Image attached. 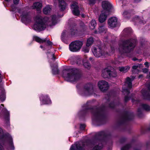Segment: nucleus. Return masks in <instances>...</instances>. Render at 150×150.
I'll list each match as a JSON object with an SVG mask.
<instances>
[{
  "instance_id": "a19ab883",
  "label": "nucleus",
  "mask_w": 150,
  "mask_h": 150,
  "mask_svg": "<svg viewBox=\"0 0 150 150\" xmlns=\"http://www.w3.org/2000/svg\"><path fill=\"white\" fill-rule=\"evenodd\" d=\"M89 47L86 46V47H83L82 48V51L84 52L85 53L88 52L89 50Z\"/></svg>"
},
{
  "instance_id": "9b49d317",
  "label": "nucleus",
  "mask_w": 150,
  "mask_h": 150,
  "mask_svg": "<svg viewBox=\"0 0 150 150\" xmlns=\"http://www.w3.org/2000/svg\"><path fill=\"white\" fill-rule=\"evenodd\" d=\"M132 80L129 77H127L126 78V81L125 83V85L127 86V88H126L124 87H123L122 89V92L124 94H126L128 95L130 93L129 90L127 89V88H132Z\"/></svg>"
},
{
  "instance_id": "69168bd1",
  "label": "nucleus",
  "mask_w": 150,
  "mask_h": 150,
  "mask_svg": "<svg viewBox=\"0 0 150 150\" xmlns=\"http://www.w3.org/2000/svg\"><path fill=\"white\" fill-rule=\"evenodd\" d=\"M101 72H102L101 76L102 77H103V69H102Z\"/></svg>"
},
{
  "instance_id": "f8f14e48",
  "label": "nucleus",
  "mask_w": 150,
  "mask_h": 150,
  "mask_svg": "<svg viewBox=\"0 0 150 150\" xmlns=\"http://www.w3.org/2000/svg\"><path fill=\"white\" fill-rule=\"evenodd\" d=\"M33 39L36 42L40 43L46 42V45L47 46H50L51 47V48L53 45V43L50 41L49 39H47V38L41 39L37 36H34L33 37Z\"/></svg>"
},
{
  "instance_id": "6ab92c4d",
  "label": "nucleus",
  "mask_w": 150,
  "mask_h": 150,
  "mask_svg": "<svg viewBox=\"0 0 150 150\" xmlns=\"http://www.w3.org/2000/svg\"><path fill=\"white\" fill-rule=\"evenodd\" d=\"M3 112L4 115V119L6 121L7 125H10V112L6 109L3 110Z\"/></svg>"
},
{
  "instance_id": "c756f323",
  "label": "nucleus",
  "mask_w": 150,
  "mask_h": 150,
  "mask_svg": "<svg viewBox=\"0 0 150 150\" xmlns=\"http://www.w3.org/2000/svg\"><path fill=\"white\" fill-rule=\"evenodd\" d=\"M98 86L100 91L103 92V80L99 81L98 83Z\"/></svg>"
},
{
  "instance_id": "e2e57ef3",
  "label": "nucleus",
  "mask_w": 150,
  "mask_h": 150,
  "mask_svg": "<svg viewBox=\"0 0 150 150\" xmlns=\"http://www.w3.org/2000/svg\"><path fill=\"white\" fill-rule=\"evenodd\" d=\"M138 112L139 113V114L141 113L142 112V111L141 109L140 108H139L138 110Z\"/></svg>"
},
{
  "instance_id": "2f4dec72",
  "label": "nucleus",
  "mask_w": 150,
  "mask_h": 150,
  "mask_svg": "<svg viewBox=\"0 0 150 150\" xmlns=\"http://www.w3.org/2000/svg\"><path fill=\"white\" fill-rule=\"evenodd\" d=\"M83 65L84 67L88 69H89L91 67V64L88 61H87L85 62H83Z\"/></svg>"
},
{
  "instance_id": "58836bf2",
  "label": "nucleus",
  "mask_w": 150,
  "mask_h": 150,
  "mask_svg": "<svg viewBox=\"0 0 150 150\" xmlns=\"http://www.w3.org/2000/svg\"><path fill=\"white\" fill-rule=\"evenodd\" d=\"M51 20L52 24L55 25V23H57V21L56 15H53L52 16Z\"/></svg>"
},
{
  "instance_id": "6e6552de",
  "label": "nucleus",
  "mask_w": 150,
  "mask_h": 150,
  "mask_svg": "<svg viewBox=\"0 0 150 150\" xmlns=\"http://www.w3.org/2000/svg\"><path fill=\"white\" fill-rule=\"evenodd\" d=\"M113 8L112 5L108 1H104V21L106 20L107 16L112 11Z\"/></svg>"
},
{
  "instance_id": "c85d7f7f",
  "label": "nucleus",
  "mask_w": 150,
  "mask_h": 150,
  "mask_svg": "<svg viewBox=\"0 0 150 150\" xmlns=\"http://www.w3.org/2000/svg\"><path fill=\"white\" fill-rule=\"evenodd\" d=\"M119 70L120 71L125 73L127 72L129 69L130 67L129 66H127L125 67H119Z\"/></svg>"
},
{
  "instance_id": "4be33fe9",
  "label": "nucleus",
  "mask_w": 150,
  "mask_h": 150,
  "mask_svg": "<svg viewBox=\"0 0 150 150\" xmlns=\"http://www.w3.org/2000/svg\"><path fill=\"white\" fill-rule=\"evenodd\" d=\"M42 6V3L39 2L34 3L33 4V8L36 9L38 11H39L41 10Z\"/></svg>"
},
{
  "instance_id": "774afa93",
  "label": "nucleus",
  "mask_w": 150,
  "mask_h": 150,
  "mask_svg": "<svg viewBox=\"0 0 150 150\" xmlns=\"http://www.w3.org/2000/svg\"><path fill=\"white\" fill-rule=\"evenodd\" d=\"M132 60L133 61H136L137 60H138V59H137L136 58H133L132 59Z\"/></svg>"
},
{
  "instance_id": "3c124183",
  "label": "nucleus",
  "mask_w": 150,
  "mask_h": 150,
  "mask_svg": "<svg viewBox=\"0 0 150 150\" xmlns=\"http://www.w3.org/2000/svg\"><path fill=\"white\" fill-rule=\"evenodd\" d=\"M76 62L78 65H79L81 64V61L80 59H77L76 60Z\"/></svg>"
},
{
  "instance_id": "cd10ccee",
  "label": "nucleus",
  "mask_w": 150,
  "mask_h": 150,
  "mask_svg": "<svg viewBox=\"0 0 150 150\" xmlns=\"http://www.w3.org/2000/svg\"><path fill=\"white\" fill-rule=\"evenodd\" d=\"M51 10V8L49 6H47L43 10V12L45 14H47L49 13Z\"/></svg>"
},
{
  "instance_id": "49530a36",
  "label": "nucleus",
  "mask_w": 150,
  "mask_h": 150,
  "mask_svg": "<svg viewBox=\"0 0 150 150\" xmlns=\"http://www.w3.org/2000/svg\"><path fill=\"white\" fill-rule=\"evenodd\" d=\"M86 125L84 124H81L80 125V128L81 130H84L85 129Z\"/></svg>"
},
{
  "instance_id": "7c9ffc66",
  "label": "nucleus",
  "mask_w": 150,
  "mask_h": 150,
  "mask_svg": "<svg viewBox=\"0 0 150 150\" xmlns=\"http://www.w3.org/2000/svg\"><path fill=\"white\" fill-rule=\"evenodd\" d=\"M98 30H95L94 33L95 34L101 33L103 32V25H99L98 28Z\"/></svg>"
},
{
  "instance_id": "c9c22d12",
  "label": "nucleus",
  "mask_w": 150,
  "mask_h": 150,
  "mask_svg": "<svg viewBox=\"0 0 150 150\" xmlns=\"http://www.w3.org/2000/svg\"><path fill=\"white\" fill-rule=\"evenodd\" d=\"M96 24V22L95 20H92L91 23V28L92 29H94Z\"/></svg>"
},
{
  "instance_id": "ddd939ff",
  "label": "nucleus",
  "mask_w": 150,
  "mask_h": 150,
  "mask_svg": "<svg viewBox=\"0 0 150 150\" xmlns=\"http://www.w3.org/2000/svg\"><path fill=\"white\" fill-rule=\"evenodd\" d=\"M71 7L73 14L75 16H79L80 14V11L78 3L76 2L73 3L71 5Z\"/></svg>"
},
{
  "instance_id": "c03bdc74",
  "label": "nucleus",
  "mask_w": 150,
  "mask_h": 150,
  "mask_svg": "<svg viewBox=\"0 0 150 150\" xmlns=\"http://www.w3.org/2000/svg\"><path fill=\"white\" fill-rule=\"evenodd\" d=\"M96 3V0H88V3L90 5H94Z\"/></svg>"
},
{
  "instance_id": "338daca9",
  "label": "nucleus",
  "mask_w": 150,
  "mask_h": 150,
  "mask_svg": "<svg viewBox=\"0 0 150 150\" xmlns=\"http://www.w3.org/2000/svg\"><path fill=\"white\" fill-rule=\"evenodd\" d=\"M81 17L83 18H84L85 17V15L83 14H81Z\"/></svg>"
},
{
  "instance_id": "423d86ee",
  "label": "nucleus",
  "mask_w": 150,
  "mask_h": 150,
  "mask_svg": "<svg viewBox=\"0 0 150 150\" xmlns=\"http://www.w3.org/2000/svg\"><path fill=\"white\" fill-rule=\"evenodd\" d=\"M2 129L0 128V139L3 140L4 141H7L10 149L11 150H14L15 147L11 136L7 132L2 134Z\"/></svg>"
},
{
  "instance_id": "20e7f679",
  "label": "nucleus",
  "mask_w": 150,
  "mask_h": 150,
  "mask_svg": "<svg viewBox=\"0 0 150 150\" xmlns=\"http://www.w3.org/2000/svg\"><path fill=\"white\" fill-rule=\"evenodd\" d=\"M137 40L135 39H130L121 42L119 44V50L121 54L130 52L135 47Z\"/></svg>"
},
{
  "instance_id": "de8ad7c7",
  "label": "nucleus",
  "mask_w": 150,
  "mask_h": 150,
  "mask_svg": "<svg viewBox=\"0 0 150 150\" xmlns=\"http://www.w3.org/2000/svg\"><path fill=\"white\" fill-rule=\"evenodd\" d=\"M115 106V104L113 102L111 103L109 105V107L111 108H114Z\"/></svg>"
},
{
  "instance_id": "f03ea898",
  "label": "nucleus",
  "mask_w": 150,
  "mask_h": 150,
  "mask_svg": "<svg viewBox=\"0 0 150 150\" xmlns=\"http://www.w3.org/2000/svg\"><path fill=\"white\" fill-rule=\"evenodd\" d=\"M89 102L83 105L82 109L79 112L78 115L80 117L84 118L91 110L92 115V120L93 122L96 126H100L103 125V104L102 103L99 106H95L93 107L88 106Z\"/></svg>"
},
{
  "instance_id": "37998d69",
  "label": "nucleus",
  "mask_w": 150,
  "mask_h": 150,
  "mask_svg": "<svg viewBox=\"0 0 150 150\" xmlns=\"http://www.w3.org/2000/svg\"><path fill=\"white\" fill-rule=\"evenodd\" d=\"M111 50L109 51V52L107 53V54L110 55L112 54L114 52L115 48L113 47H111Z\"/></svg>"
},
{
  "instance_id": "f257e3e1",
  "label": "nucleus",
  "mask_w": 150,
  "mask_h": 150,
  "mask_svg": "<svg viewBox=\"0 0 150 150\" xmlns=\"http://www.w3.org/2000/svg\"><path fill=\"white\" fill-rule=\"evenodd\" d=\"M91 139L85 142H77L72 144L69 150H85L86 147H89L92 145L91 150H102L103 148V130L95 133Z\"/></svg>"
},
{
  "instance_id": "f3484780",
  "label": "nucleus",
  "mask_w": 150,
  "mask_h": 150,
  "mask_svg": "<svg viewBox=\"0 0 150 150\" xmlns=\"http://www.w3.org/2000/svg\"><path fill=\"white\" fill-rule=\"evenodd\" d=\"M117 19L115 17H112L108 20V23L109 26L111 27H114L116 26Z\"/></svg>"
},
{
  "instance_id": "603ef678",
  "label": "nucleus",
  "mask_w": 150,
  "mask_h": 150,
  "mask_svg": "<svg viewBox=\"0 0 150 150\" xmlns=\"http://www.w3.org/2000/svg\"><path fill=\"white\" fill-rule=\"evenodd\" d=\"M19 0H13V3L14 4H18L19 2Z\"/></svg>"
},
{
  "instance_id": "a18cd8bd",
  "label": "nucleus",
  "mask_w": 150,
  "mask_h": 150,
  "mask_svg": "<svg viewBox=\"0 0 150 150\" xmlns=\"http://www.w3.org/2000/svg\"><path fill=\"white\" fill-rule=\"evenodd\" d=\"M16 7L14 5H13L11 6V11L13 12H14L16 10Z\"/></svg>"
},
{
  "instance_id": "4468645a",
  "label": "nucleus",
  "mask_w": 150,
  "mask_h": 150,
  "mask_svg": "<svg viewBox=\"0 0 150 150\" xmlns=\"http://www.w3.org/2000/svg\"><path fill=\"white\" fill-rule=\"evenodd\" d=\"M117 76V74L115 71H111L107 69H104V78H110L115 77Z\"/></svg>"
},
{
  "instance_id": "473e14b6",
  "label": "nucleus",
  "mask_w": 150,
  "mask_h": 150,
  "mask_svg": "<svg viewBox=\"0 0 150 150\" xmlns=\"http://www.w3.org/2000/svg\"><path fill=\"white\" fill-rule=\"evenodd\" d=\"M6 99V96L5 93L3 91H2L0 95V100L2 102L4 101Z\"/></svg>"
},
{
  "instance_id": "0e129e2a",
  "label": "nucleus",
  "mask_w": 150,
  "mask_h": 150,
  "mask_svg": "<svg viewBox=\"0 0 150 150\" xmlns=\"http://www.w3.org/2000/svg\"><path fill=\"white\" fill-rule=\"evenodd\" d=\"M103 136H104V143L105 140V138H106V137L105 136V134L104 133V135H103Z\"/></svg>"
},
{
  "instance_id": "79ce46f5",
  "label": "nucleus",
  "mask_w": 150,
  "mask_h": 150,
  "mask_svg": "<svg viewBox=\"0 0 150 150\" xmlns=\"http://www.w3.org/2000/svg\"><path fill=\"white\" fill-rule=\"evenodd\" d=\"M130 147L131 145L130 144H127L122 147L121 150H128Z\"/></svg>"
},
{
  "instance_id": "2eb2a0df",
  "label": "nucleus",
  "mask_w": 150,
  "mask_h": 150,
  "mask_svg": "<svg viewBox=\"0 0 150 150\" xmlns=\"http://www.w3.org/2000/svg\"><path fill=\"white\" fill-rule=\"evenodd\" d=\"M40 100L42 103V104H47L51 103V101L49 96L47 95L42 94L39 97Z\"/></svg>"
},
{
  "instance_id": "6e6d98bb",
  "label": "nucleus",
  "mask_w": 150,
  "mask_h": 150,
  "mask_svg": "<svg viewBox=\"0 0 150 150\" xmlns=\"http://www.w3.org/2000/svg\"><path fill=\"white\" fill-rule=\"evenodd\" d=\"M52 60L55 61L56 59V57L55 56L54 54H53L52 55Z\"/></svg>"
},
{
  "instance_id": "4c0bfd02",
  "label": "nucleus",
  "mask_w": 150,
  "mask_h": 150,
  "mask_svg": "<svg viewBox=\"0 0 150 150\" xmlns=\"http://www.w3.org/2000/svg\"><path fill=\"white\" fill-rule=\"evenodd\" d=\"M97 64L98 65V68L99 69H100L103 68V63L102 61L98 60L97 62Z\"/></svg>"
},
{
  "instance_id": "dca6fc26",
  "label": "nucleus",
  "mask_w": 150,
  "mask_h": 150,
  "mask_svg": "<svg viewBox=\"0 0 150 150\" xmlns=\"http://www.w3.org/2000/svg\"><path fill=\"white\" fill-rule=\"evenodd\" d=\"M92 52L94 56L97 58L99 57L103 54L101 48L99 47L97 49L96 47H94Z\"/></svg>"
},
{
  "instance_id": "f704fd0d",
  "label": "nucleus",
  "mask_w": 150,
  "mask_h": 150,
  "mask_svg": "<svg viewBox=\"0 0 150 150\" xmlns=\"http://www.w3.org/2000/svg\"><path fill=\"white\" fill-rule=\"evenodd\" d=\"M98 21L100 23H103V10L101 11V13L98 18Z\"/></svg>"
},
{
  "instance_id": "7ed1b4c3",
  "label": "nucleus",
  "mask_w": 150,
  "mask_h": 150,
  "mask_svg": "<svg viewBox=\"0 0 150 150\" xmlns=\"http://www.w3.org/2000/svg\"><path fill=\"white\" fill-rule=\"evenodd\" d=\"M62 76L68 82H73L79 81L81 77L80 69L76 68L64 69L62 71Z\"/></svg>"
},
{
  "instance_id": "9d476101",
  "label": "nucleus",
  "mask_w": 150,
  "mask_h": 150,
  "mask_svg": "<svg viewBox=\"0 0 150 150\" xmlns=\"http://www.w3.org/2000/svg\"><path fill=\"white\" fill-rule=\"evenodd\" d=\"M21 21L22 23H26L31 21V16L30 13L27 11H23L21 15Z\"/></svg>"
},
{
  "instance_id": "5701e85b",
  "label": "nucleus",
  "mask_w": 150,
  "mask_h": 150,
  "mask_svg": "<svg viewBox=\"0 0 150 150\" xmlns=\"http://www.w3.org/2000/svg\"><path fill=\"white\" fill-rule=\"evenodd\" d=\"M142 95L144 98L150 101V94L149 92L146 91L144 89L142 91Z\"/></svg>"
},
{
  "instance_id": "412c9836",
  "label": "nucleus",
  "mask_w": 150,
  "mask_h": 150,
  "mask_svg": "<svg viewBox=\"0 0 150 150\" xmlns=\"http://www.w3.org/2000/svg\"><path fill=\"white\" fill-rule=\"evenodd\" d=\"M70 33L72 36L77 35L78 30L77 27L75 26L71 27L70 29Z\"/></svg>"
},
{
  "instance_id": "39448f33",
  "label": "nucleus",
  "mask_w": 150,
  "mask_h": 150,
  "mask_svg": "<svg viewBox=\"0 0 150 150\" xmlns=\"http://www.w3.org/2000/svg\"><path fill=\"white\" fill-rule=\"evenodd\" d=\"M46 27L45 18L41 16H36L35 23L33 25V29L37 32L45 30Z\"/></svg>"
},
{
  "instance_id": "393cba45",
  "label": "nucleus",
  "mask_w": 150,
  "mask_h": 150,
  "mask_svg": "<svg viewBox=\"0 0 150 150\" xmlns=\"http://www.w3.org/2000/svg\"><path fill=\"white\" fill-rule=\"evenodd\" d=\"M67 37L66 35V30H64L62 33L61 36V39L64 42L66 43L67 42Z\"/></svg>"
},
{
  "instance_id": "4d7b16f0",
  "label": "nucleus",
  "mask_w": 150,
  "mask_h": 150,
  "mask_svg": "<svg viewBox=\"0 0 150 150\" xmlns=\"http://www.w3.org/2000/svg\"><path fill=\"white\" fill-rule=\"evenodd\" d=\"M139 66V65H134L132 67V68L134 69H137Z\"/></svg>"
},
{
  "instance_id": "bb28decb",
  "label": "nucleus",
  "mask_w": 150,
  "mask_h": 150,
  "mask_svg": "<svg viewBox=\"0 0 150 150\" xmlns=\"http://www.w3.org/2000/svg\"><path fill=\"white\" fill-rule=\"evenodd\" d=\"M59 70L58 68V67L55 66L52 69V73L53 75H56L59 74Z\"/></svg>"
},
{
  "instance_id": "864d4df0",
  "label": "nucleus",
  "mask_w": 150,
  "mask_h": 150,
  "mask_svg": "<svg viewBox=\"0 0 150 150\" xmlns=\"http://www.w3.org/2000/svg\"><path fill=\"white\" fill-rule=\"evenodd\" d=\"M144 65H145V67L148 68L149 67V63L148 62H145L144 64Z\"/></svg>"
},
{
  "instance_id": "0eeeda50",
  "label": "nucleus",
  "mask_w": 150,
  "mask_h": 150,
  "mask_svg": "<svg viewBox=\"0 0 150 150\" xmlns=\"http://www.w3.org/2000/svg\"><path fill=\"white\" fill-rule=\"evenodd\" d=\"M83 41L79 40H75L72 42L69 45L70 51L72 52H77L81 48Z\"/></svg>"
},
{
  "instance_id": "bf43d9fd",
  "label": "nucleus",
  "mask_w": 150,
  "mask_h": 150,
  "mask_svg": "<svg viewBox=\"0 0 150 150\" xmlns=\"http://www.w3.org/2000/svg\"><path fill=\"white\" fill-rule=\"evenodd\" d=\"M3 79L2 76L0 73V83L2 82Z\"/></svg>"
},
{
  "instance_id": "72a5a7b5",
  "label": "nucleus",
  "mask_w": 150,
  "mask_h": 150,
  "mask_svg": "<svg viewBox=\"0 0 150 150\" xmlns=\"http://www.w3.org/2000/svg\"><path fill=\"white\" fill-rule=\"evenodd\" d=\"M141 106L146 111L150 110V106L146 104H142L141 105Z\"/></svg>"
},
{
  "instance_id": "052dcab7",
  "label": "nucleus",
  "mask_w": 150,
  "mask_h": 150,
  "mask_svg": "<svg viewBox=\"0 0 150 150\" xmlns=\"http://www.w3.org/2000/svg\"><path fill=\"white\" fill-rule=\"evenodd\" d=\"M89 60L90 61H91V62H93L94 60V58L91 57L89 58Z\"/></svg>"
},
{
  "instance_id": "a211bd4d",
  "label": "nucleus",
  "mask_w": 150,
  "mask_h": 150,
  "mask_svg": "<svg viewBox=\"0 0 150 150\" xmlns=\"http://www.w3.org/2000/svg\"><path fill=\"white\" fill-rule=\"evenodd\" d=\"M58 1L60 11H64L67 6V4L65 0H58Z\"/></svg>"
},
{
  "instance_id": "680f3d73",
  "label": "nucleus",
  "mask_w": 150,
  "mask_h": 150,
  "mask_svg": "<svg viewBox=\"0 0 150 150\" xmlns=\"http://www.w3.org/2000/svg\"><path fill=\"white\" fill-rule=\"evenodd\" d=\"M147 87L149 90L150 91V83H149L147 85Z\"/></svg>"
},
{
  "instance_id": "ea45409f",
  "label": "nucleus",
  "mask_w": 150,
  "mask_h": 150,
  "mask_svg": "<svg viewBox=\"0 0 150 150\" xmlns=\"http://www.w3.org/2000/svg\"><path fill=\"white\" fill-rule=\"evenodd\" d=\"M104 92L105 90H107L109 88V85L108 83L104 81Z\"/></svg>"
},
{
  "instance_id": "13d9d810",
  "label": "nucleus",
  "mask_w": 150,
  "mask_h": 150,
  "mask_svg": "<svg viewBox=\"0 0 150 150\" xmlns=\"http://www.w3.org/2000/svg\"><path fill=\"white\" fill-rule=\"evenodd\" d=\"M0 150H4V147L0 144Z\"/></svg>"
},
{
  "instance_id": "e433bc0d",
  "label": "nucleus",
  "mask_w": 150,
  "mask_h": 150,
  "mask_svg": "<svg viewBox=\"0 0 150 150\" xmlns=\"http://www.w3.org/2000/svg\"><path fill=\"white\" fill-rule=\"evenodd\" d=\"M134 20L136 21L137 22H139L140 24H144L146 23V22L143 20H140L138 16H136L134 18Z\"/></svg>"
},
{
  "instance_id": "5fc2aeb1",
  "label": "nucleus",
  "mask_w": 150,
  "mask_h": 150,
  "mask_svg": "<svg viewBox=\"0 0 150 150\" xmlns=\"http://www.w3.org/2000/svg\"><path fill=\"white\" fill-rule=\"evenodd\" d=\"M129 98L127 96H125V102H127L129 100Z\"/></svg>"
},
{
  "instance_id": "a878e982",
  "label": "nucleus",
  "mask_w": 150,
  "mask_h": 150,
  "mask_svg": "<svg viewBox=\"0 0 150 150\" xmlns=\"http://www.w3.org/2000/svg\"><path fill=\"white\" fill-rule=\"evenodd\" d=\"M94 42L93 38L91 37L88 38L87 41L86 46L87 47H90L92 45Z\"/></svg>"
},
{
  "instance_id": "aec40b11",
  "label": "nucleus",
  "mask_w": 150,
  "mask_h": 150,
  "mask_svg": "<svg viewBox=\"0 0 150 150\" xmlns=\"http://www.w3.org/2000/svg\"><path fill=\"white\" fill-rule=\"evenodd\" d=\"M133 117L132 114L128 112H127L124 113L122 117V120L123 121L125 122V121L131 120Z\"/></svg>"
},
{
  "instance_id": "b1692460",
  "label": "nucleus",
  "mask_w": 150,
  "mask_h": 150,
  "mask_svg": "<svg viewBox=\"0 0 150 150\" xmlns=\"http://www.w3.org/2000/svg\"><path fill=\"white\" fill-rule=\"evenodd\" d=\"M132 32V30L131 28H125L122 32L123 36H125L131 33Z\"/></svg>"
},
{
  "instance_id": "09e8293b",
  "label": "nucleus",
  "mask_w": 150,
  "mask_h": 150,
  "mask_svg": "<svg viewBox=\"0 0 150 150\" xmlns=\"http://www.w3.org/2000/svg\"><path fill=\"white\" fill-rule=\"evenodd\" d=\"M129 12L127 11H125L123 13L122 15L125 16L126 15L129 14Z\"/></svg>"
},
{
  "instance_id": "1a4fd4ad",
  "label": "nucleus",
  "mask_w": 150,
  "mask_h": 150,
  "mask_svg": "<svg viewBox=\"0 0 150 150\" xmlns=\"http://www.w3.org/2000/svg\"><path fill=\"white\" fill-rule=\"evenodd\" d=\"M84 93L85 96H89L93 95L94 96L97 95L93 93L94 89L93 85L91 83H87L83 86Z\"/></svg>"
},
{
  "instance_id": "8fccbe9b",
  "label": "nucleus",
  "mask_w": 150,
  "mask_h": 150,
  "mask_svg": "<svg viewBox=\"0 0 150 150\" xmlns=\"http://www.w3.org/2000/svg\"><path fill=\"white\" fill-rule=\"evenodd\" d=\"M142 71L144 73H146L148 71V69L146 68H144L142 69Z\"/></svg>"
}]
</instances>
